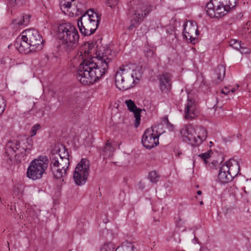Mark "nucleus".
Listing matches in <instances>:
<instances>
[{
  "label": "nucleus",
  "mask_w": 251,
  "mask_h": 251,
  "mask_svg": "<svg viewBox=\"0 0 251 251\" xmlns=\"http://www.w3.org/2000/svg\"><path fill=\"white\" fill-rule=\"evenodd\" d=\"M96 56L88 60L89 53H91L92 46L89 44L88 50L80 52L79 58L83 61L80 64L77 71L76 78L83 85H87L93 84L103 76L109 68V64L115 56V52H112L109 47L106 45L104 46L99 45L96 43Z\"/></svg>",
  "instance_id": "nucleus-1"
},
{
  "label": "nucleus",
  "mask_w": 251,
  "mask_h": 251,
  "mask_svg": "<svg viewBox=\"0 0 251 251\" xmlns=\"http://www.w3.org/2000/svg\"><path fill=\"white\" fill-rule=\"evenodd\" d=\"M57 36L67 51L74 50L78 45V33L76 27L71 23L60 24L58 27Z\"/></svg>",
  "instance_id": "nucleus-2"
},
{
  "label": "nucleus",
  "mask_w": 251,
  "mask_h": 251,
  "mask_svg": "<svg viewBox=\"0 0 251 251\" xmlns=\"http://www.w3.org/2000/svg\"><path fill=\"white\" fill-rule=\"evenodd\" d=\"M27 141L13 140L9 141L6 145L5 155L7 161L10 164L15 159L17 162L25 160L24 157L29 153L30 147L25 145Z\"/></svg>",
  "instance_id": "nucleus-3"
},
{
  "label": "nucleus",
  "mask_w": 251,
  "mask_h": 251,
  "mask_svg": "<svg viewBox=\"0 0 251 251\" xmlns=\"http://www.w3.org/2000/svg\"><path fill=\"white\" fill-rule=\"evenodd\" d=\"M180 133L183 141L192 146H199L207 137L206 130L201 126L185 125L180 129Z\"/></svg>",
  "instance_id": "nucleus-4"
},
{
  "label": "nucleus",
  "mask_w": 251,
  "mask_h": 251,
  "mask_svg": "<svg viewBox=\"0 0 251 251\" xmlns=\"http://www.w3.org/2000/svg\"><path fill=\"white\" fill-rule=\"evenodd\" d=\"M236 3L237 0H211L205 6V10L210 18H219L234 8Z\"/></svg>",
  "instance_id": "nucleus-5"
},
{
  "label": "nucleus",
  "mask_w": 251,
  "mask_h": 251,
  "mask_svg": "<svg viewBox=\"0 0 251 251\" xmlns=\"http://www.w3.org/2000/svg\"><path fill=\"white\" fill-rule=\"evenodd\" d=\"M49 163V160L47 156L41 155L34 159L30 163L27 168V176L33 180L41 178Z\"/></svg>",
  "instance_id": "nucleus-6"
},
{
  "label": "nucleus",
  "mask_w": 251,
  "mask_h": 251,
  "mask_svg": "<svg viewBox=\"0 0 251 251\" xmlns=\"http://www.w3.org/2000/svg\"><path fill=\"white\" fill-rule=\"evenodd\" d=\"M117 88L122 91L126 90L134 86V80L130 75L128 65H122L119 68L115 76Z\"/></svg>",
  "instance_id": "nucleus-7"
},
{
  "label": "nucleus",
  "mask_w": 251,
  "mask_h": 251,
  "mask_svg": "<svg viewBox=\"0 0 251 251\" xmlns=\"http://www.w3.org/2000/svg\"><path fill=\"white\" fill-rule=\"evenodd\" d=\"M152 6L148 3H139L135 7H132L130 10V14L132 19L129 29H131L143 21L149 14L152 11Z\"/></svg>",
  "instance_id": "nucleus-8"
},
{
  "label": "nucleus",
  "mask_w": 251,
  "mask_h": 251,
  "mask_svg": "<svg viewBox=\"0 0 251 251\" xmlns=\"http://www.w3.org/2000/svg\"><path fill=\"white\" fill-rule=\"evenodd\" d=\"M90 163L88 160L82 158L77 164L74 172L73 178L77 185L85 183L89 173Z\"/></svg>",
  "instance_id": "nucleus-9"
},
{
  "label": "nucleus",
  "mask_w": 251,
  "mask_h": 251,
  "mask_svg": "<svg viewBox=\"0 0 251 251\" xmlns=\"http://www.w3.org/2000/svg\"><path fill=\"white\" fill-rule=\"evenodd\" d=\"M160 125L147 129L142 139L143 145L147 149H151L159 144V137L162 132H158Z\"/></svg>",
  "instance_id": "nucleus-10"
},
{
  "label": "nucleus",
  "mask_w": 251,
  "mask_h": 251,
  "mask_svg": "<svg viewBox=\"0 0 251 251\" xmlns=\"http://www.w3.org/2000/svg\"><path fill=\"white\" fill-rule=\"evenodd\" d=\"M25 34L26 41L31 46L34 52L41 50L43 47L44 40L39 32L34 29H26L23 32Z\"/></svg>",
  "instance_id": "nucleus-11"
},
{
  "label": "nucleus",
  "mask_w": 251,
  "mask_h": 251,
  "mask_svg": "<svg viewBox=\"0 0 251 251\" xmlns=\"http://www.w3.org/2000/svg\"><path fill=\"white\" fill-rule=\"evenodd\" d=\"M86 17L81 16L77 21V25L80 33L84 36H89L93 34L97 29L98 25L94 23L87 20Z\"/></svg>",
  "instance_id": "nucleus-12"
},
{
  "label": "nucleus",
  "mask_w": 251,
  "mask_h": 251,
  "mask_svg": "<svg viewBox=\"0 0 251 251\" xmlns=\"http://www.w3.org/2000/svg\"><path fill=\"white\" fill-rule=\"evenodd\" d=\"M184 36L192 44L197 42V37L199 34L197 23L192 20L184 24Z\"/></svg>",
  "instance_id": "nucleus-13"
},
{
  "label": "nucleus",
  "mask_w": 251,
  "mask_h": 251,
  "mask_svg": "<svg viewBox=\"0 0 251 251\" xmlns=\"http://www.w3.org/2000/svg\"><path fill=\"white\" fill-rule=\"evenodd\" d=\"M62 150L64 151L63 155L58 153H52L50 155V159H49L50 168V170H53L54 172H57L56 170V165L60 166L64 161L65 159H69L68 152L64 147H63Z\"/></svg>",
  "instance_id": "nucleus-14"
},
{
  "label": "nucleus",
  "mask_w": 251,
  "mask_h": 251,
  "mask_svg": "<svg viewBox=\"0 0 251 251\" xmlns=\"http://www.w3.org/2000/svg\"><path fill=\"white\" fill-rule=\"evenodd\" d=\"M28 41H26L25 35L22 33V35L18 37L14 43V46L21 53L27 54L31 52H34L32 50L31 46Z\"/></svg>",
  "instance_id": "nucleus-15"
},
{
  "label": "nucleus",
  "mask_w": 251,
  "mask_h": 251,
  "mask_svg": "<svg viewBox=\"0 0 251 251\" xmlns=\"http://www.w3.org/2000/svg\"><path fill=\"white\" fill-rule=\"evenodd\" d=\"M70 165L69 159H66L62 164L59 165H56V172H54L53 170H50L54 177L56 179L62 178V181H64V178L67 175V172Z\"/></svg>",
  "instance_id": "nucleus-16"
},
{
  "label": "nucleus",
  "mask_w": 251,
  "mask_h": 251,
  "mask_svg": "<svg viewBox=\"0 0 251 251\" xmlns=\"http://www.w3.org/2000/svg\"><path fill=\"white\" fill-rule=\"evenodd\" d=\"M172 77V75L169 73H163L160 75V89L162 92H167L171 89Z\"/></svg>",
  "instance_id": "nucleus-17"
},
{
  "label": "nucleus",
  "mask_w": 251,
  "mask_h": 251,
  "mask_svg": "<svg viewBox=\"0 0 251 251\" xmlns=\"http://www.w3.org/2000/svg\"><path fill=\"white\" fill-rule=\"evenodd\" d=\"M185 117L187 120L194 119L198 114L195 102L191 99H188L185 108Z\"/></svg>",
  "instance_id": "nucleus-18"
},
{
  "label": "nucleus",
  "mask_w": 251,
  "mask_h": 251,
  "mask_svg": "<svg viewBox=\"0 0 251 251\" xmlns=\"http://www.w3.org/2000/svg\"><path fill=\"white\" fill-rule=\"evenodd\" d=\"M128 109L133 113L134 117L135 118V126L137 127L139 124L141 120V110L138 108L134 103V101L131 100H126L125 101Z\"/></svg>",
  "instance_id": "nucleus-19"
},
{
  "label": "nucleus",
  "mask_w": 251,
  "mask_h": 251,
  "mask_svg": "<svg viewBox=\"0 0 251 251\" xmlns=\"http://www.w3.org/2000/svg\"><path fill=\"white\" fill-rule=\"evenodd\" d=\"M225 165L227 167V172L231 176V179L232 180L239 173L240 166L238 162L234 160H229L228 161L224 163Z\"/></svg>",
  "instance_id": "nucleus-20"
},
{
  "label": "nucleus",
  "mask_w": 251,
  "mask_h": 251,
  "mask_svg": "<svg viewBox=\"0 0 251 251\" xmlns=\"http://www.w3.org/2000/svg\"><path fill=\"white\" fill-rule=\"evenodd\" d=\"M227 170V167L224 164L220 168L218 178L221 183H227L232 180L231 176L229 175Z\"/></svg>",
  "instance_id": "nucleus-21"
},
{
  "label": "nucleus",
  "mask_w": 251,
  "mask_h": 251,
  "mask_svg": "<svg viewBox=\"0 0 251 251\" xmlns=\"http://www.w3.org/2000/svg\"><path fill=\"white\" fill-rule=\"evenodd\" d=\"M82 17H86L87 20L92 23L94 21L95 24L99 26V23L100 21V15L94 12L93 9H89L86 12L84 13Z\"/></svg>",
  "instance_id": "nucleus-22"
},
{
  "label": "nucleus",
  "mask_w": 251,
  "mask_h": 251,
  "mask_svg": "<svg viewBox=\"0 0 251 251\" xmlns=\"http://www.w3.org/2000/svg\"><path fill=\"white\" fill-rule=\"evenodd\" d=\"M30 16L29 15L24 14L21 17H18L12 21V25L21 26H26L28 25L30 21Z\"/></svg>",
  "instance_id": "nucleus-23"
},
{
  "label": "nucleus",
  "mask_w": 251,
  "mask_h": 251,
  "mask_svg": "<svg viewBox=\"0 0 251 251\" xmlns=\"http://www.w3.org/2000/svg\"><path fill=\"white\" fill-rule=\"evenodd\" d=\"M75 0H60V6L62 10H68L69 8H70L73 5L76 7V10L77 12H80L81 13V9L80 8L81 4L79 5L76 4V3L75 2L73 4L72 2H74Z\"/></svg>",
  "instance_id": "nucleus-24"
},
{
  "label": "nucleus",
  "mask_w": 251,
  "mask_h": 251,
  "mask_svg": "<svg viewBox=\"0 0 251 251\" xmlns=\"http://www.w3.org/2000/svg\"><path fill=\"white\" fill-rule=\"evenodd\" d=\"M114 151V147L112 146L109 141H107L105 146L101 148L100 153L104 159H106L113 155Z\"/></svg>",
  "instance_id": "nucleus-25"
},
{
  "label": "nucleus",
  "mask_w": 251,
  "mask_h": 251,
  "mask_svg": "<svg viewBox=\"0 0 251 251\" xmlns=\"http://www.w3.org/2000/svg\"><path fill=\"white\" fill-rule=\"evenodd\" d=\"M143 73V68L140 66L137 67L134 70L132 71V72L130 71V75L134 80V85L137 84L141 79Z\"/></svg>",
  "instance_id": "nucleus-26"
},
{
  "label": "nucleus",
  "mask_w": 251,
  "mask_h": 251,
  "mask_svg": "<svg viewBox=\"0 0 251 251\" xmlns=\"http://www.w3.org/2000/svg\"><path fill=\"white\" fill-rule=\"evenodd\" d=\"M216 73L217 75V78L219 82L222 81L225 77V74H226V69L225 67L222 65H220L218 66L216 70Z\"/></svg>",
  "instance_id": "nucleus-27"
},
{
  "label": "nucleus",
  "mask_w": 251,
  "mask_h": 251,
  "mask_svg": "<svg viewBox=\"0 0 251 251\" xmlns=\"http://www.w3.org/2000/svg\"><path fill=\"white\" fill-rule=\"evenodd\" d=\"M119 247L116 248L115 245L111 243L104 244L100 248V251H116Z\"/></svg>",
  "instance_id": "nucleus-28"
},
{
  "label": "nucleus",
  "mask_w": 251,
  "mask_h": 251,
  "mask_svg": "<svg viewBox=\"0 0 251 251\" xmlns=\"http://www.w3.org/2000/svg\"><path fill=\"white\" fill-rule=\"evenodd\" d=\"M80 101V98L78 96H77L75 98H71L70 100V103L71 105H72V107L74 106H75L76 110L75 112V114H76V113L80 110V108L77 106V104H78V102Z\"/></svg>",
  "instance_id": "nucleus-29"
},
{
  "label": "nucleus",
  "mask_w": 251,
  "mask_h": 251,
  "mask_svg": "<svg viewBox=\"0 0 251 251\" xmlns=\"http://www.w3.org/2000/svg\"><path fill=\"white\" fill-rule=\"evenodd\" d=\"M121 248L122 249V251H133L136 249L132 243L130 242L123 243Z\"/></svg>",
  "instance_id": "nucleus-30"
},
{
  "label": "nucleus",
  "mask_w": 251,
  "mask_h": 251,
  "mask_svg": "<svg viewBox=\"0 0 251 251\" xmlns=\"http://www.w3.org/2000/svg\"><path fill=\"white\" fill-rule=\"evenodd\" d=\"M243 43L236 39H232L229 42V45L233 49L239 50L242 47Z\"/></svg>",
  "instance_id": "nucleus-31"
},
{
  "label": "nucleus",
  "mask_w": 251,
  "mask_h": 251,
  "mask_svg": "<svg viewBox=\"0 0 251 251\" xmlns=\"http://www.w3.org/2000/svg\"><path fill=\"white\" fill-rule=\"evenodd\" d=\"M159 176L156 171H151L149 174V178L152 183H156L158 181Z\"/></svg>",
  "instance_id": "nucleus-32"
},
{
  "label": "nucleus",
  "mask_w": 251,
  "mask_h": 251,
  "mask_svg": "<svg viewBox=\"0 0 251 251\" xmlns=\"http://www.w3.org/2000/svg\"><path fill=\"white\" fill-rule=\"evenodd\" d=\"M211 152V151H209L205 153L200 154L198 157L203 160L205 164H206L208 162L207 159L210 157V154Z\"/></svg>",
  "instance_id": "nucleus-33"
},
{
  "label": "nucleus",
  "mask_w": 251,
  "mask_h": 251,
  "mask_svg": "<svg viewBox=\"0 0 251 251\" xmlns=\"http://www.w3.org/2000/svg\"><path fill=\"white\" fill-rule=\"evenodd\" d=\"M144 54L148 57H151L153 56L154 52L150 48L147 47L144 50Z\"/></svg>",
  "instance_id": "nucleus-34"
},
{
  "label": "nucleus",
  "mask_w": 251,
  "mask_h": 251,
  "mask_svg": "<svg viewBox=\"0 0 251 251\" xmlns=\"http://www.w3.org/2000/svg\"><path fill=\"white\" fill-rule=\"evenodd\" d=\"M119 0H107L106 3L108 6L111 8H113L118 5Z\"/></svg>",
  "instance_id": "nucleus-35"
},
{
  "label": "nucleus",
  "mask_w": 251,
  "mask_h": 251,
  "mask_svg": "<svg viewBox=\"0 0 251 251\" xmlns=\"http://www.w3.org/2000/svg\"><path fill=\"white\" fill-rule=\"evenodd\" d=\"M235 91V89L234 88H232L231 87H225L223 90H222V93L225 94V95H227L230 92L231 93L234 92Z\"/></svg>",
  "instance_id": "nucleus-36"
},
{
  "label": "nucleus",
  "mask_w": 251,
  "mask_h": 251,
  "mask_svg": "<svg viewBox=\"0 0 251 251\" xmlns=\"http://www.w3.org/2000/svg\"><path fill=\"white\" fill-rule=\"evenodd\" d=\"M41 126L39 124H36L32 126L31 130V136L36 135L37 131L40 128Z\"/></svg>",
  "instance_id": "nucleus-37"
},
{
  "label": "nucleus",
  "mask_w": 251,
  "mask_h": 251,
  "mask_svg": "<svg viewBox=\"0 0 251 251\" xmlns=\"http://www.w3.org/2000/svg\"><path fill=\"white\" fill-rule=\"evenodd\" d=\"M239 51L242 53H248L250 52V49L245 46V44L243 43L242 47Z\"/></svg>",
  "instance_id": "nucleus-38"
},
{
  "label": "nucleus",
  "mask_w": 251,
  "mask_h": 251,
  "mask_svg": "<svg viewBox=\"0 0 251 251\" xmlns=\"http://www.w3.org/2000/svg\"><path fill=\"white\" fill-rule=\"evenodd\" d=\"M163 122L164 123V124H166L167 127L168 128L171 129V128H172L173 125H172L171 123H170V122L169 121V120H168L167 117H164L163 119Z\"/></svg>",
  "instance_id": "nucleus-39"
},
{
  "label": "nucleus",
  "mask_w": 251,
  "mask_h": 251,
  "mask_svg": "<svg viewBox=\"0 0 251 251\" xmlns=\"http://www.w3.org/2000/svg\"><path fill=\"white\" fill-rule=\"evenodd\" d=\"M25 0H8V2L11 5H14L16 3H18L19 2H22Z\"/></svg>",
  "instance_id": "nucleus-40"
},
{
  "label": "nucleus",
  "mask_w": 251,
  "mask_h": 251,
  "mask_svg": "<svg viewBox=\"0 0 251 251\" xmlns=\"http://www.w3.org/2000/svg\"><path fill=\"white\" fill-rule=\"evenodd\" d=\"M5 110V105H2L0 104V115H1Z\"/></svg>",
  "instance_id": "nucleus-41"
},
{
  "label": "nucleus",
  "mask_w": 251,
  "mask_h": 251,
  "mask_svg": "<svg viewBox=\"0 0 251 251\" xmlns=\"http://www.w3.org/2000/svg\"><path fill=\"white\" fill-rule=\"evenodd\" d=\"M175 155L177 157H178L180 156V154H182L181 152H179L177 151H175Z\"/></svg>",
  "instance_id": "nucleus-42"
},
{
  "label": "nucleus",
  "mask_w": 251,
  "mask_h": 251,
  "mask_svg": "<svg viewBox=\"0 0 251 251\" xmlns=\"http://www.w3.org/2000/svg\"><path fill=\"white\" fill-rule=\"evenodd\" d=\"M7 60H10V58H9L7 57H6V58H5L1 60V63H3V64H5V61H6Z\"/></svg>",
  "instance_id": "nucleus-43"
},
{
  "label": "nucleus",
  "mask_w": 251,
  "mask_h": 251,
  "mask_svg": "<svg viewBox=\"0 0 251 251\" xmlns=\"http://www.w3.org/2000/svg\"><path fill=\"white\" fill-rule=\"evenodd\" d=\"M244 192H245V193L248 194L251 193V191L250 190H248L247 191V190H246V187L244 188Z\"/></svg>",
  "instance_id": "nucleus-44"
},
{
  "label": "nucleus",
  "mask_w": 251,
  "mask_h": 251,
  "mask_svg": "<svg viewBox=\"0 0 251 251\" xmlns=\"http://www.w3.org/2000/svg\"><path fill=\"white\" fill-rule=\"evenodd\" d=\"M197 194L198 195H201V194H202V192L200 190H199L197 191Z\"/></svg>",
  "instance_id": "nucleus-45"
},
{
  "label": "nucleus",
  "mask_w": 251,
  "mask_h": 251,
  "mask_svg": "<svg viewBox=\"0 0 251 251\" xmlns=\"http://www.w3.org/2000/svg\"><path fill=\"white\" fill-rule=\"evenodd\" d=\"M200 204L201 205H202L203 204V201H201L200 202Z\"/></svg>",
  "instance_id": "nucleus-46"
},
{
  "label": "nucleus",
  "mask_w": 251,
  "mask_h": 251,
  "mask_svg": "<svg viewBox=\"0 0 251 251\" xmlns=\"http://www.w3.org/2000/svg\"><path fill=\"white\" fill-rule=\"evenodd\" d=\"M14 207H15V210L17 212V209H16V205H14Z\"/></svg>",
  "instance_id": "nucleus-47"
},
{
  "label": "nucleus",
  "mask_w": 251,
  "mask_h": 251,
  "mask_svg": "<svg viewBox=\"0 0 251 251\" xmlns=\"http://www.w3.org/2000/svg\"><path fill=\"white\" fill-rule=\"evenodd\" d=\"M134 0H133L132 2L130 1L131 4H132V3H134Z\"/></svg>",
  "instance_id": "nucleus-48"
},
{
  "label": "nucleus",
  "mask_w": 251,
  "mask_h": 251,
  "mask_svg": "<svg viewBox=\"0 0 251 251\" xmlns=\"http://www.w3.org/2000/svg\"><path fill=\"white\" fill-rule=\"evenodd\" d=\"M11 209L13 210L12 205H11Z\"/></svg>",
  "instance_id": "nucleus-49"
},
{
  "label": "nucleus",
  "mask_w": 251,
  "mask_h": 251,
  "mask_svg": "<svg viewBox=\"0 0 251 251\" xmlns=\"http://www.w3.org/2000/svg\"><path fill=\"white\" fill-rule=\"evenodd\" d=\"M210 144H212V142H210Z\"/></svg>",
  "instance_id": "nucleus-50"
}]
</instances>
